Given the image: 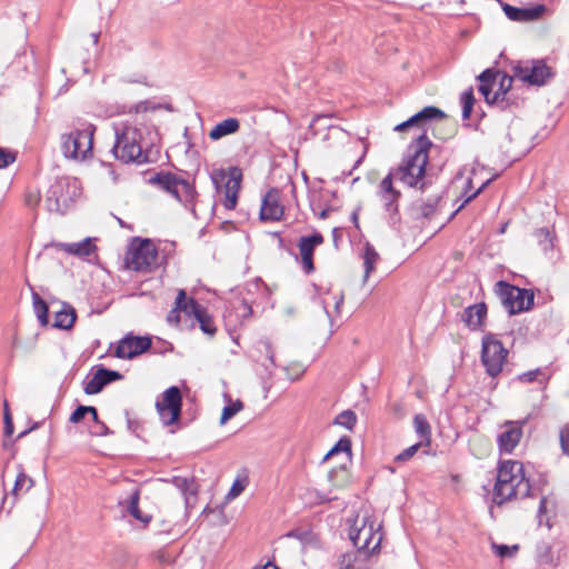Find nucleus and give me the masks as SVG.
<instances>
[{
    "instance_id": "5701e85b",
    "label": "nucleus",
    "mask_w": 569,
    "mask_h": 569,
    "mask_svg": "<svg viewBox=\"0 0 569 569\" xmlns=\"http://www.w3.org/2000/svg\"><path fill=\"white\" fill-rule=\"evenodd\" d=\"M441 197H430L428 199L418 198L408 207V213L413 220H430L438 211V204Z\"/></svg>"
},
{
    "instance_id": "412c9836",
    "label": "nucleus",
    "mask_w": 569,
    "mask_h": 569,
    "mask_svg": "<svg viewBox=\"0 0 569 569\" xmlns=\"http://www.w3.org/2000/svg\"><path fill=\"white\" fill-rule=\"evenodd\" d=\"M283 216V206L280 203L279 191L270 189L262 197L259 218L261 221H279Z\"/></svg>"
},
{
    "instance_id": "774afa93",
    "label": "nucleus",
    "mask_w": 569,
    "mask_h": 569,
    "mask_svg": "<svg viewBox=\"0 0 569 569\" xmlns=\"http://www.w3.org/2000/svg\"><path fill=\"white\" fill-rule=\"evenodd\" d=\"M359 210H360V208H357L356 210H353V212L351 213V217H350L352 223L355 224V227L357 229H359Z\"/></svg>"
},
{
    "instance_id": "dca6fc26",
    "label": "nucleus",
    "mask_w": 569,
    "mask_h": 569,
    "mask_svg": "<svg viewBox=\"0 0 569 569\" xmlns=\"http://www.w3.org/2000/svg\"><path fill=\"white\" fill-rule=\"evenodd\" d=\"M122 378L123 375L117 370L108 369L102 365L97 366L92 376H87L83 380V391L89 396L100 393L106 386Z\"/></svg>"
},
{
    "instance_id": "2f4dec72",
    "label": "nucleus",
    "mask_w": 569,
    "mask_h": 569,
    "mask_svg": "<svg viewBox=\"0 0 569 569\" xmlns=\"http://www.w3.org/2000/svg\"><path fill=\"white\" fill-rule=\"evenodd\" d=\"M413 425L418 436L425 440L427 445H429L431 438V427L426 416L422 413H417L413 418Z\"/></svg>"
},
{
    "instance_id": "c9c22d12",
    "label": "nucleus",
    "mask_w": 569,
    "mask_h": 569,
    "mask_svg": "<svg viewBox=\"0 0 569 569\" xmlns=\"http://www.w3.org/2000/svg\"><path fill=\"white\" fill-rule=\"evenodd\" d=\"M194 319L198 321L199 328L203 333L210 337L216 335L217 327L214 325L213 318L209 315L206 307L201 310V315H197Z\"/></svg>"
},
{
    "instance_id": "0e129e2a",
    "label": "nucleus",
    "mask_w": 569,
    "mask_h": 569,
    "mask_svg": "<svg viewBox=\"0 0 569 569\" xmlns=\"http://www.w3.org/2000/svg\"><path fill=\"white\" fill-rule=\"evenodd\" d=\"M42 423H43V421H37V422H34V423H33L29 429H26V430L21 431V432L18 435L17 439H21V438L26 437L30 431L36 430V429H38L40 426H42Z\"/></svg>"
},
{
    "instance_id": "f03ea898",
    "label": "nucleus",
    "mask_w": 569,
    "mask_h": 569,
    "mask_svg": "<svg viewBox=\"0 0 569 569\" xmlns=\"http://www.w3.org/2000/svg\"><path fill=\"white\" fill-rule=\"evenodd\" d=\"M533 497L529 479L526 478L523 465L516 460H501L497 469L493 487V501L501 506L511 499Z\"/></svg>"
},
{
    "instance_id": "393cba45",
    "label": "nucleus",
    "mask_w": 569,
    "mask_h": 569,
    "mask_svg": "<svg viewBox=\"0 0 569 569\" xmlns=\"http://www.w3.org/2000/svg\"><path fill=\"white\" fill-rule=\"evenodd\" d=\"M77 320V313L73 307L64 303L62 309L54 316L53 328L69 330L73 327Z\"/></svg>"
},
{
    "instance_id": "680f3d73",
    "label": "nucleus",
    "mask_w": 569,
    "mask_h": 569,
    "mask_svg": "<svg viewBox=\"0 0 569 569\" xmlns=\"http://www.w3.org/2000/svg\"><path fill=\"white\" fill-rule=\"evenodd\" d=\"M547 512V497L542 496L540 498V501H539V507H538V518H539V523L541 525L542 520H541V517L543 513Z\"/></svg>"
},
{
    "instance_id": "f704fd0d",
    "label": "nucleus",
    "mask_w": 569,
    "mask_h": 569,
    "mask_svg": "<svg viewBox=\"0 0 569 569\" xmlns=\"http://www.w3.org/2000/svg\"><path fill=\"white\" fill-rule=\"evenodd\" d=\"M536 560L539 565H552V547L547 541H539L536 545Z\"/></svg>"
},
{
    "instance_id": "2eb2a0df",
    "label": "nucleus",
    "mask_w": 569,
    "mask_h": 569,
    "mask_svg": "<svg viewBox=\"0 0 569 569\" xmlns=\"http://www.w3.org/2000/svg\"><path fill=\"white\" fill-rule=\"evenodd\" d=\"M151 346L152 341L150 337H138L128 333L118 342L114 357L119 359H132L147 352Z\"/></svg>"
},
{
    "instance_id": "473e14b6",
    "label": "nucleus",
    "mask_w": 569,
    "mask_h": 569,
    "mask_svg": "<svg viewBox=\"0 0 569 569\" xmlns=\"http://www.w3.org/2000/svg\"><path fill=\"white\" fill-rule=\"evenodd\" d=\"M533 237L537 239L543 252L551 251L553 249L555 234L548 228H539L535 230Z\"/></svg>"
},
{
    "instance_id": "423d86ee",
    "label": "nucleus",
    "mask_w": 569,
    "mask_h": 569,
    "mask_svg": "<svg viewBox=\"0 0 569 569\" xmlns=\"http://www.w3.org/2000/svg\"><path fill=\"white\" fill-rule=\"evenodd\" d=\"M493 292L500 299L501 305L509 316L529 311L535 303V295L532 290L519 288L505 280L496 282Z\"/></svg>"
},
{
    "instance_id": "e2e57ef3",
    "label": "nucleus",
    "mask_w": 569,
    "mask_h": 569,
    "mask_svg": "<svg viewBox=\"0 0 569 569\" xmlns=\"http://www.w3.org/2000/svg\"><path fill=\"white\" fill-rule=\"evenodd\" d=\"M262 345L266 349V355L268 357V359L270 360V362L272 365H274V352H273V349H272V346L270 343V341L266 340V341H262Z\"/></svg>"
},
{
    "instance_id": "a211bd4d",
    "label": "nucleus",
    "mask_w": 569,
    "mask_h": 569,
    "mask_svg": "<svg viewBox=\"0 0 569 569\" xmlns=\"http://www.w3.org/2000/svg\"><path fill=\"white\" fill-rule=\"evenodd\" d=\"M457 317L470 331H483L488 319V306L483 301L470 305L457 313Z\"/></svg>"
},
{
    "instance_id": "1a4fd4ad",
    "label": "nucleus",
    "mask_w": 569,
    "mask_h": 569,
    "mask_svg": "<svg viewBox=\"0 0 569 569\" xmlns=\"http://www.w3.org/2000/svg\"><path fill=\"white\" fill-rule=\"evenodd\" d=\"M508 353V349L495 333L487 332L482 336L480 360L488 376L496 378L501 373Z\"/></svg>"
},
{
    "instance_id": "6e6d98bb",
    "label": "nucleus",
    "mask_w": 569,
    "mask_h": 569,
    "mask_svg": "<svg viewBox=\"0 0 569 569\" xmlns=\"http://www.w3.org/2000/svg\"><path fill=\"white\" fill-rule=\"evenodd\" d=\"M311 535H312V532L309 530H302V529L296 528V529L288 531L286 533V537L297 539V540L301 541L302 543H307L310 540Z\"/></svg>"
},
{
    "instance_id": "052dcab7",
    "label": "nucleus",
    "mask_w": 569,
    "mask_h": 569,
    "mask_svg": "<svg viewBox=\"0 0 569 569\" xmlns=\"http://www.w3.org/2000/svg\"><path fill=\"white\" fill-rule=\"evenodd\" d=\"M340 472H343V473H347V467L345 463L338 466V467H335L332 468L329 472H328V479L331 481V482H335L336 480V477L338 476V473Z\"/></svg>"
},
{
    "instance_id": "f8f14e48",
    "label": "nucleus",
    "mask_w": 569,
    "mask_h": 569,
    "mask_svg": "<svg viewBox=\"0 0 569 569\" xmlns=\"http://www.w3.org/2000/svg\"><path fill=\"white\" fill-rule=\"evenodd\" d=\"M94 128L74 129L70 133L62 134L61 150L66 158L86 159L92 152Z\"/></svg>"
},
{
    "instance_id": "4c0bfd02",
    "label": "nucleus",
    "mask_w": 569,
    "mask_h": 569,
    "mask_svg": "<svg viewBox=\"0 0 569 569\" xmlns=\"http://www.w3.org/2000/svg\"><path fill=\"white\" fill-rule=\"evenodd\" d=\"M352 441L348 436H342L329 450V456H336L341 452L346 453L347 459L351 460Z\"/></svg>"
},
{
    "instance_id": "20e7f679",
    "label": "nucleus",
    "mask_w": 569,
    "mask_h": 569,
    "mask_svg": "<svg viewBox=\"0 0 569 569\" xmlns=\"http://www.w3.org/2000/svg\"><path fill=\"white\" fill-rule=\"evenodd\" d=\"M141 131L136 127H123L122 130L116 131V142L112 152L116 159L129 163L148 162V154L143 152L140 144Z\"/></svg>"
},
{
    "instance_id": "603ef678",
    "label": "nucleus",
    "mask_w": 569,
    "mask_h": 569,
    "mask_svg": "<svg viewBox=\"0 0 569 569\" xmlns=\"http://www.w3.org/2000/svg\"><path fill=\"white\" fill-rule=\"evenodd\" d=\"M247 485H248L247 478L236 479L227 495V498L233 499V498L238 497L244 490Z\"/></svg>"
},
{
    "instance_id": "f3484780",
    "label": "nucleus",
    "mask_w": 569,
    "mask_h": 569,
    "mask_svg": "<svg viewBox=\"0 0 569 569\" xmlns=\"http://www.w3.org/2000/svg\"><path fill=\"white\" fill-rule=\"evenodd\" d=\"M325 242L321 232L313 231L312 234L302 236L298 241L299 253L301 257V268L306 274L315 272L313 254L318 246Z\"/></svg>"
},
{
    "instance_id": "bb28decb",
    "label": "nucleus",
    "mask_w": 569,
    "mask_h": 569,
    "mask_svg": "<svg viewBox=\"0 0 569 569\" xmlns=\"http://www.w3.org/2000/svg\"><path fill=\"white\" fill-rule=\"evenodd\" d=\"M58 246L64 252L78 257H88L97 249L96 244L92 243L90 238H86L78 243H59Z\"/></svg>"
},
{
    "instance_id": "ddd939ff",
    "label": "nucleus",
    "mask_w": 569,
    "mask_h": 569,
    "mask_svg": "<svg viewBox=\"0 0 569 569\" xmlns=\"http://www.w3.org/2000/svg\"><path fill=\"white\" fill-rule=\"evenodd\" d=\"M156 409L163 426L169 427L180 421L182 393L179 387L171 386L162 392V399L156 401Z\"/></svg>"
},
{
    "instance_id": "13d9d810",
    "label": "nucleus",
    "mask_w": 569,
    "mask_h": 569,
    "mask_svg": "<svg viewBox=\"0 0 569 569\" xmlns=\"http://www.w3.org/2000/svg\"><path fill=\"white\" fill-rule=\"evenodd\" d=\"M365 532H366L365 528H361V529L351 528L349 531V538L357 549L359 548V545H361V542L363 541Z\"/></svg>"
},
{
    "instance_id": "39448f33",
    "label": "nucleus",
    "mask_w": 569,
    "mask_h": 569,
    "mask_svg": "<svg viewBox=\"0 0 569 569\" xmlns=\"http://www.w3.org/2000/svg\"><path fill=\"white\" fill-rule=\"evenodd\" d=\"M435 126H450L451 130L448 136H438L433 133V136L438 139L447 140L455 136L457 131V124L449 119V117L438 107L427 106L422 110L418 111L413 116H411L406 121L397 124L395 127V131H406L409 128L417 127L422 129V133L427 136V131L429 128Z\"/></svg>"
},
{
    "instance_id": "e433bc0d",
    "label": "nucleus",
    "mask_w": 569,
    "mask_h": 569,
    "mask_svg": "<svg viewBox=\"0 0 569 569\" xmlns=\"http://www.w3.org/2000/svg\"><path fill=\"white\" fill-rule=\"evenodd\" d=\"M358 421L355 411L347 409L341 411L333 420V425L341 426L348 430H353Z\"/></svg>"
},
{
    "instance_id": "5fc2aeb1",
    "label": "nucleus",
    "mask_w": 569,
    "mask_h": 569,
    "mask_svg": "<svg viewBox=\"0 0 569 569\" xmlns=\"http://www.w3.org/2000/svg\"><path fill=\"white\" fill-rule=\"evenodd\" d=\"M420 446H421V442H417V443L408 447L407 449H405L403 451H401L399 455L396 456L395 461L396 462L408 461L410 458H412L416 455V452L419 450Z\"/></svg>"
},
{
    "instance_id": "4468645a",
    "label": "nucleus",
    "mask_w": 569,
    "mask_h": 569,
    "mask_svg": "<svg viewBox=\"0 0 569 569\" xmlns=\"http://www.w3.org/2000/svg\"><path fill=\"white\" fill-rule=\"evenodd\" d=\"M401 192L393 187V180L390 176H386L378 187V197L383 204V209L388 214V223L391 227H398L401 223V214L399 211V200Z\"/></svg>"
},
{
    "instance_id": "72a5a7b5",
    "label": "nucleus",
    "mask_w": 569,
    "mask_h": 569,
    "mask_svg": "<svg viewBox=\"0 0 569 569\" xmlns=\"http://www.w3.org/2000/svg\"><path fill=\"white\" fill-rule=\"evenodd\" d=\"M460 102L462 106V120H469L476 103V98L473 93V88L469 87L465 90L460 96Z\"/></svg>"
},
{
    "instance_id": "9b49d317",
    "label": "nucleus",
    "mask_w": 569,
    "mask_h": 569,
    "mask_svg": "<svg viewBox=\"0 0 569 569\" xmlns=\"http://www.w3.org/2000/svg\"><path fill=\"white\" fill-rule=\"evenodd\" d=\"M211 180L217 190L223 188L224 200L223 206L228 210L236 208L238 202V193L242 181V170L239 167H229L228 171L224 169H216L211 173Z\"/></svg>"
},
{
    "instance_id": "69168bd1",
    "label": "nucleus",
    "mask_w": 569,
    "mask_h": 569,
    "mask_svg": "<svg viewBox=\"0 0 569 569\" xmlns=\"http://www.w3.org/2000/svg\"><path fill=\"white\" fill-rule=\"evenodd\" d=\"M40 200L39 194L29 193L26 197V203L30 207L36 206Z\"/></svg>"
},
{
    "instance_id": "a19ab883",
    "label": "nucleus",
    "mask_w": 569,
    "mask_h": 569,
    "mask_svg": "<svg viewBox=\"0 0 569 569\" xmlns=\"http://www.w3.org/2000/svg\"><path fill=\"white\" fill-rule=\"evenodd\" d=\"M375 537L372 526L369 529H366L363 541L361 545H359L358 550L360 551H367L368 553H373L377 549L380 547L381 538L379 537L378 540L373 546H371L372 538Z\"/></svg>"
},
{
    "instance_id": "79ce46f5",
    "label": "nucleus",
    "mask_w": 569,
    "mask_h": 569,
    "mask_svg": "<svg viewBox=\"0 0 569 569\" xmlns=\"http://www.w3.org/2000/svg\"><path fill=\"white\" fill-rule=\"evenodd\" d=\"M242 408L243 403L239 399L224 406L220 417V425H224L228 420L241 411Z\"/></svg>"
},
{
    "instance_id": "09e8293b",
    "label": "nucleus",
    "mask_w": 569,
    "mask_h": 569,
    "mask_svg": "<svg viewBox=\"0 0 569 569\" xmlns=\"http://www.w3.org/2000/svg\"><path fill=\"white\" fill-rule=\"evenodd\" d=\"M88 411H91L90 406H83L79 405L70 415L69 422L73 425L80 423L86 416L88 415Z\"/></svg>"
},
{
    "instance_id": "8fccbe9b",
    "label": "nucleus",
    "mask_w": 569,
    "mask_h": 569,
    "mask_svg": "<svg viewBox=\"0 0 569 569\" xmlns=\"http://www.w3.org/2000/svg\"><path fill=\"white\" fill-rule=\"evenodd\" d=\"M492 548L495 549V552L497 556L505 558V557L513 556L518 551L519 546L518 545L508 546V545L493 543Z\"/></svg>"
},
{
    "instance_id": "a878e982",
    "label": "nucleus",
    "mask_w": 569,
    "mask_h": 569,
    "mask_svg": "<svg viewBox=\"0 0 569 569\" xmlns=\"http://www.w3.org/2000/svg\"><path fill=\"white\" fill-rule=\"evenodd\" d=\"M240 128V122L236 118H228L217 123L209 132L211 140H219L224 136L236 133Z\"/></svg>"
},
{
    "instance_id": "58836bf2",
    "label": "nucleus",
    "mask_w": 569,
    "mask_h": 569,
    "mask_svg": "<svg viewBox=\"0 0 569 569\" xmlns=\"http://www.w3.org/2000/svg\"><path fill=\"white\" fill-rule=\"evenodd\" d=\"M183 299H184V290L181 289V290H179V292L176 297L173 309H171L169 311V313L167 315V321L169 325H178L179 323L180 312H181V309H183V307H184L183 305H181Z\"/></svg>"
},
{
    "instance_id": "4d7b16f0",
    "label": "nucleus",
    "mask_w": 569,
    "mask_h": 569,
    "mask_svg": "<svg viewBox=\"0 0 569 569\" xmlns=\"http://www.w3.org/2000/svg\"><path fill=\"white\" fill-rule=\"evenodd\" d=\"M16 161V153L0 147V169L7 168Z\"/></svg>"
},
{
    "instance_id": "338daca9",
    "label": "nucleus",
    "mask_w": 569,
    "mask_h": 569,
    "mask_svg": "<svg viewBox=\"0 0 569 569\" xmlns=\"http://www.w3.org/2000/svg\"><path fill=\"white\" fill-rule=\"evenodd\" d=\"M269 567H272V569H281L280 567H278L272 560H268L264 565L262 566H254L252 569H268Z\"/></svg>"
},
{
    "instance_id": "4be33fe9",
    "label": "nucleus",
    "mask_w": 569,
    "mask_h": 569,
    "mask_svg": "<svg viewBox=\"0 0 569 569\" xmlns=\"http://www.w3.org/2000/svg\"><path fill=\"white\" fill-rule=\"evenodd\" d=\"M501 8L508 19L517 22L538 20L546 11L545 4H536L529 8H519L509 3L501 2Z\"/></svg>"
},
{
    "instance_id": "7ed1b4c3",
    "label": "nucleus",
    "mask_w": 569,
    "mask_h": 569,
    "mask_svg": "<svg viewBox=\"0 0 569 569\" xmlns=\"http://www.w3.org/2000/svg\"><path fill=\"white\" fill-rule=\"evenodd\" d=\"M80 196L81 184L77 178H57L47 191V208L49 211L64 214Z\"/></svg>"
},
{
    "instance_id": "a18cd8bd",
    "label": "nucleus",
    "mask_w": 569,
    "mask_h": 569,
    "mask_svg": "<svg viewBox=\"0 0 569 569\" xmlns=\"http://www.w3.org/2000/svg\"><path fill=\"white\" fill-rule=\"evenodd\" d=\"M173 485L182 491L183 495L190 492L196 495V487L193 480L183 477H174L172 479Z\"/></svg>"
},
{
    "instance_id": "49530a36",
    "label": "nucleus",
    "mask_w": 569,
    "mask_h": 569,
    "mask_svg": "<svg viewBox=\"0 0 569 569\" xmlns=\"http://www.w3.org/2000/svg\"><path fill=\"white\" fill-rule=\"evenodd\" d=\"M3 435L4 437L10 438L14 432V425L12 416L9 411L8 402L4 401V410H3Z\"/></svg>"
},
{
    "instance_id": "b1692460",
    "label": "nucleus",
    "mask_w": 569,
    "mask_h": 569,
    "mask_svg": "<svg viewBox=\"0 0 569 569\" xmlns=\"http://www.w3.org/2000/svg\"><path fill=\"white\" fill-rule=\"evenodd\" d=\"M500 74V70L496 68H487L480 74L477 76V80L480 82L478 91L483 96L487 104L492 94V88L496 84L497 78Z\"/></svg>"
},
{
    "instance_id": "9d476101",
    "label": "nucleus",
    "mask_w": 569,
    "mask_h": 569,
    "mask_svg": "<svg viewBox=\"0 0 569 569\" xmlns=\"http://www.w3.org/2000/svg\"><path fill=\"white\" fill-rule=\"evenodd\" d=\"M512 72L513 77L533 87H542L556 76V71L543 59L516 61L512 64Z\"/></svg>"
},
{
    "instance_id": "de8ad7c7",
    "label": "nucleus",
    "mask_w": 569,
    "mask_h": 569,
    "mask_svg": "<svg viewBox=\"0 0 569 569\" xmlns=\"http://www.w3.org/2000/svg\"><path fill=\"white\" fill-rule=\"evenodd\" d=\"M126 420H127V428L128 430L133 433L136 437L141 438V431L143 430V425L138 419H133L130 417V413L128 410L124 411Z\"/></svg>"
},
{
    "instance_id": "37998d69",
    "label": "nucleus",
    "mask_w": 569,
    "mask_h": 569,
    "mask_svg": "<svg viewBox=\"0 0 569 569\" xmlns=\"http://www.w3.org/2000/svg\"><path fill=\"white\" fill-rule=\"evenodd\" d=\"M181 305L184 306L181 312H184L188 317L192 316L193 318L197 315H201V310L204 308L194 298H188L186 292Z\"/></svg>"
},
{
    "instance_id": "c03bdc74",
    "label": "nucleus",
    "mask_w": 569,
    "mask_h": 569,
    "mask_svg": "<svg viewBox=\"0 0 569 569\" xmlns=\"http://www.w3.org/2000/svg\"><path fill=\"white\" fill-rule=\"evenodd\" d=\"M498 174H495L490 179L486 180L478 189H476L471 194L467 196V198L463 200V202L451 213L449 217V220H451L459 210H461L467 203L476 199L496 178Z\"/></svg>"
},
{
    "instance_id": "f257e3e1",
    "label": "nucleus",
    "mask_w": 569,
    "mask_h": 569,
    "mask_svg": "<svg viewBox=\"0 0 569 569\" xmlns=\"http://www.w3.org/2000/svg\"><path fill=\"white\" fill-rule=\"evenodd\" d=\"M433 147L432 141L425 133L419 134L407 147L401 162L389 170L387 176L391 180L397 179L409 188H418L425 191L429 183L426 180L429 151Z\"/></svg>"
},
{
    "instance_id": "cd10ccee",
    "label": "nucleus",
    "mask_w": 569,
    "mask_h": 569,
    "mask_svg": "<svg viewBox=\"0 0 569 569\" xmlns=\"http://www.w3.org/2000/svg\"><path fill=\"white\" fill-rule=\"evenodd\" d=\"M31 298H32V307L33 311L37 316V319L40 326L46 327L49 323V306L48 303L40 297V295L31 287Z\"/></svg>"
},
{
    "instance_id": "864d4df0",
    "label": "nucleus",
    "mask_w": 569,
    "mask_h": 569,
    "mask_svg": "<svg viewBox=\"0 0 569 569\" xmlns=\"http://www.w3.org/2000/svg\"><path fill=\"white\" fill-rule=\"evenodd\" d=\"M89 433L93 437H106L113 435V431L103 421H99L90 428Z\"/></svg>"
},
{
    "instance_id": "bf43d9fd",
    "label": "nucleus",
    "mask_w": 569,
    "mask_h": 569,
    "mask_svg": "<svg viewBox=\"0 0 569 569\" xmlns=\"http://www.w3.org/2000/svg\"><path fill=\"white\" fill-rule=\"evenodd\" d=\"M560 446L565 455L569 456V428L563 427L560 430Z\"/></svg>"
},
{
    "instance_id": "ea45409f",
    "label": "nucleus",
    "mask_w": 569,
    "mask_h": 569,
    "mask_svg": "<svg viewBox=\"0 0 569 569\" xmlns=\"http://www.w3.org/2000/svg\"><path fill=\"white\" fill-rule=\"evenodd\" d=\"M517 380L526 383H530L533 381H539L540 383H542L543 381H547L548 378L546 377L541 368H537L518 375Z\"/></svg>"
},
{
    "instance_id": "3c124183",
    "label": "nucleus",
    "mask_w": 569,
    "mask_h": 569,
    "mask_svg": "<svg viewBox=\"0 0 569 569\" xmlns=\"http://www.w3.org/2000/svg\"><path fill=\"white\" fill-rule=\"evenodd\" d=\"M160 108V104H152L149 100L139 101L130 107V112L143 113L147 111H154Z\"/></svg>"
},
{
    "instance_id": "0eeeda50",
    "label": "nucleus",
    "mask_w": 569,
    "mask_h": 569,
    "mask_svg": "<svg viewBox=\"0 0 569 569\" xmlns=\"http://www.w3.org/2000/svg\"><path fill=\"white\" fill-rule=\"evenodd\" d=\"M147 181L170 193L186 208L191 207L193 209L197 191L192 182L170 171H159Z\"/></svg>"
},
{
    "instance_id": "6ab92c4d",
    "label": "nucleus",
    "mask_w": 569,
    "mask_h": 569,
    "mask_svg": "<svg viewBox=\"0 0 569 569\" xmlns=\"http://www.w3.org/2000/svg\"><path fill=\"white\" fill-rule=\"evenodd\" d=\"M526 421H506L503 423L505 430L498 435L497 442L500 452L511 453L522 437V426Z\"/></svg>"
},
{
    "instance_id": "aec40b11",
    "label": "nucleus",
    "mask_w": 569,
    "mask_h": 569,
    "mask_svg": "<svg viewBox=\"0 0 569 569\" xmlns=\"http://www.w3.org/2000/svg\"><path fill=\"white\" fill-rule=\"evenodd\" d=\"M513 78V76H509L501 71L498 89L491 94L488 102L489 106H497L501 111H506L512 106H517L516 100L511 99L509 96Z\"/></svg>"
},
{
    "instance_id": "c85d7f7f",
    "label": "nucleus",
    "mask_w": 569,
    "mask_h": 569,
    "mask_svg": "<svg viewBox=\"0 0 569 569\" xmlns=\"http://www.w3.org/2000/svg\"><path fill=\"white\" fill-rule=\"evenodd\" d=\"M140 500V490L134 489L129 497L127 511L138 521L142 522L144 526L148 525L152 517L150 515H144L139 508Z\"/></svg>"
},
{
    "instance_id": "7c9ffc66",
    "label": "nucleus",
    "mask_w": 569,
    "mask_h": 569,
    "mask_svg": "<svg viewBox=\"0 0 569 569\" xmlns=\"http://www.w3.org/2000/svg\"><path fill=\"white\" fill-rule=\"evenodd\" d=\"M33 479L29 477L23 470H21L16 477L11 493L16 499L19 495L28 492L33 487Z\"/></svg>"
},
{
    "instance_id": "c756f323",
    "label": "nucleus",
    "mask_w": 569,
    "mask_h": 569,
    "mask_svg": "<svg viewBox=\"0 0 569 569\" xmlns=\"http://www.w3.org/2000/svg\"><path fill=\"white\" fill-rule=\"evenodd\" d=\"M379 260V254L375 247L366 242L363 250V266H365V281L369 278L370 273L375 270V264Z\"/></svg>"
},
{
    "instance_id": "6e6552de",
    "label": "nucleus",
    "mask_w": 569,
    "mask_h": 569,
    "mask_svg": "<svg viewBox=\"0 0 569 569\" xmlns=\"http://www.w3.org/2000/svg\"><path fill=\"white\" fill-rule=\"evenodd\" d=\"M126 268L149 273L158 267V249L150 239L134 238L124 257Z\"/></svg>"
}]
</instances>
